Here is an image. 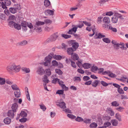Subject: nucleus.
Segmentation results:
<instances>
[{
  "label": "nucleus",
  "mask_w": 128,
  "mask_h": 128,
  "mask_svg": "<svg viewBox=\"0 0 128 128\" xmlns=\"http://www.w3.org/2000/svg\"><path fill=\"white\" fill-rule=\"evenodd\" d=\"M22 70L23 71L25 72L26 73H29L30 71L29 68H23Z\"/></svg>",
  "instance_id": "nucleus-42"
},
{
  "label": "nucleus",
  "mask_w": 128,
  "mask_h": 128,
  "mask_svg": "<svg viewBox=\"0 0 128 128\" xmlns=\"http://www.w3.org/2000/svg\"><path fill=\"white\" fill-rule=\"evenodd\" d=\"M13 7L10 8L9 10L12 14H15L17 12V10Z\"/></svg>",
  "instance_id": "nucleus-25"
},
{
  "label": "nucleus",
  "mask_w": 128,
  "mask_h": 128,
  "mask_svg": "<svg viewBox=\"0 0 128 128\" xmlns=\"http://www.w3.org/2000/svg\"><path fill=\"white\" fill-rule=\"evenodd\" d=\"M11 2L10 0H5L4 2H2V7L3 9L7 8L6 6H9L10 5Z\"/></svg>",
  "instance_id": "nucleus-5"
},
{
  "label": "nucleus",
  "mask_w": 128,
  "mask_h": 128,
  "mask_svg": "<svg viewBox=\"0 0 128 128\" xmlns=\"http://www.w3.org/2000/svg\"><path fill=\"white\" fill-rule=\"evenodd\" d=\"M14 94L16 97L17 98L20 97L21 96V92L20 90H15L14 92Z\"/></svg>",
  "instance_id": "nucleus-15"
},
{
  "label": "nucleus",
  "mask_w": 128,
  "mask_h": 128,
  "mask_svg": "<svg viewBox=\"0 0 128 128\" xmlns=\"http://www.w3.org/2000/svg\"><path fill=\"white\" fill-rule=\"evenodd\" d=\"M101 84L104 86H106L108 85L109 84L106 83L104 81H102L101 82Z\"/></svg>",
  "instance_id": "nucleus-60"
},
{
  "label": "nucleus",
  "mask_w": 128,
  "mask_h": 128,
  "mask_svg": "<svg viewBox=\"0 0 128 128\" xmlns=\"http://www.w3.org/2000/svg\"><path fill=\"white\" fill-rule=\"evenodd\" d=\"M15 19V17L14 15H11L9 17V19L10 20H14Z\"/></svg>",
  "instance_id": "nucleus-64"
},
{
  "label": "nucleus",
  "mask_w": 128,
  "mask_h": 128,
  "mask_svg": "<svg viewBox=\"0 0 128 128\" xmlns=\"http://www.w3.org/2000/svg\"><path fill=\"white\" fill-rule=\"evenodd\" d=\"M102 27L104 28L105 29H109L111 30L112 31L114 32H117V30L116 28H115L112 27L111 26V25L110 24H109V25H108V24H104L102 25Z\"/></svg>",
  "instance_id": "nucleus-4"
},
{
  "label": "nucleus",
  "mask_w": 128,
  "mask_h": 128,
  "mask_svg": "<svg viewBox=\"0 0 128 128\" xmlns=\"http://www.w3.org/2000/svg\"><path fill=\"white\" fill-rule=\"evenodd\" d=\"M102 17L100 16L98 17L97 19V23L98 24H100L101 22H102Z\"/></svg>",
  "instance_id": "nucleus-54"
},
{
  "label": "nucleus",
  "mask_w": 128,
  "mask_h": 128,
  "mask_svg": "<svg viewBox=\"0 0 128 128\" xmlns=\"http://www.w3.org/2000/svg\"><path fill=\"white\" fill-rule=\"evenodd\" d=\"M76 121L78 122H80L84 121V120L83 118H82L81 117L79 116H78L77 117V118L76 119Z\"/></svg>",
  "instance_id": "nucleus-53"
},
{
  "label": "nucleus",
  "mask_w": 128,
  "mask_h": 128,
  "mask_svg": "<svg viewBox=\"0 0 128 128\" xmlns=\"http://www.w3.org/2000/svg\"><path fill=\"white\" fill-rule=\"evenodd\" d=\"M13 7L17 11V10H20L21 9V7L19 4H14L13 6Z\"/></svg>",
  "instance_id": "nucleus-28"
},
{
  "label": "nucleus",
  "mask_w": 128,
  "mask_h": 128,
  "mask_svg": "<svg viewBox=\"0 0 128 128\" xmlns=\"http://www.w3.org/2000/svg\"><path fill=\"white\" fill-rule=\"evenodd\" d=\"M27 26L30 29L34 28L33 26L31 23L27 22Z\"/></svg>",
  "instance_id": "nucleus-57"
},
{
  "label": "nucleus",
  "mask_w": 128,
  "mask_h": 128,
  "mask_svg": "<svg viewBox=\"0 0 128 128\" xmlns=\"http://www.w3.org/2000/svg\"><path fill=\"white\" fill-rule=\"evenodd\" d=\"M15 24H16L14 22L12 21H10L9 22V26H10L11 27L12 26H14V25Z\"/></svg>",
  "instance_id": "nucleus-61"
},
{
  "label": "nucleus",
  "mask_w": 128,
  "mask_h": 128,
  "mask_svg": "<svg viewBox=\"0 0 128 128\" xmlns=\"http://www.w3.org/2000/svg\"><path fill=\"white\" fill-rule=\"evenodd\" d=\"M74 78V81L76 82H77L78 81H80L81 80L80 78L78 76L75 77Z\"/></svg>",
  "instance_id": "nucleus-55"
},
{
  "label": "nucleus",
  "mask_w": 128,
  "mask_h": 128,
  "mask_svg": "<svg viewBox=\"0 0 128 128\" xmlns=\"http://www.w3.org/2000/svg\"><path fill=\"white\" fill-rule=\"evenodd\" d=\"M6 82L5 79L0 77V85H3Z\"/></svg>",
  "instance_id": "nucleus-34"
},
{
  "label": "nucleus",
  "mask_w": 128,
  "mask_h": 128,
  "mask_svg": "<svg viewBox=\"0 0 128 128\" xmlns=\"http://www.w3.org/2000/svg\"><path fill=\"white\" fill-rule=\"evenodd\" d=\"M117 90L118 93L120 94H123L124 93L123 89L120 87Z\"/></svg>",
  "instance_id": "nucleus-45"
},
{
  "label": "nucleus",
  "mask_w": 128,
  "mask_h": 128,
  "mask_svg": "<svg viewBox=\"0 0 128 128\" xmlns=\"http://www.w3.org/2000/svg\"><path fill=\"white\" fill-rule=\"evenodd\" d=\"M50 54L55 59L57 60H60L62 58V56L60 55H54V54L53 53H51Z\"/></svg>",
  "instance_id": "nucleus-19"
},
{
  "label": "nucleus",
  "mask_w": 128,
  "mask_h": 128,
  "mask_svg": "<svg viewBox=\"0 0 128 128\" xmlns=\"http://www.w3.org/2000/svg\"><path fill=\"white\" fill-rule=\"evenodd\" d=\"M90 79V78L87 76H84L83 77V80L84 81H86Z\"/></svg>",
  "instance_id": "nucleus-59"
},
{
  "label": "nucleus",
  "mask_w": 128,
  "mask_h": 128,
  "mask_svg": "<svg viewBox=\"0 0 128 128\" xmlns=\"http://www.w3.org/2000/svg\"><path fill=\"white\" fill-rule=\"evenodd\" d=\"M120 44L118 43L117 44L114 45V48H115L116 49L118 50V47H119L120 46Z\"/></svg>",
  "instance_id": "nucleus-63"
},
{
  "label": "nucleus",
  "mask_w": 128,
  "mask_h": 128,
  "mask_svg": "<svg viewBox=\"0 0 128 128\" xmlns=\"http://www.w3.org/2000/svg\"><path fill=\"white\" fill-rule=\"evenodd\" d=\"M97 36L98 37L97 38H100L105 36L104 35H102L100 33H98V34Z\"/></svg>",
  "instance_id": "nucleus-50"
},
{
  "label": "nucleus",
  "mask_w": 128,
  "mask_h": 128,
  "mask_svg": "<svg viewBox=\"0 0 128 128\" xmlns=\"http://www.w3.org/2000/svg\"><path fill=\"white\" fill-rule=\"evenodd\" d=\"M111 124V122H105L104 124V126H105L106 128V127H108L109 126H110Z\"/></svg>",
  "instance_id": "nucleus-52"
},
{
  "label": "nucleus",
  "mask_w": 128,
  "mask_h": 128,
  "mask_svg": "<svg viewBox=\"0 0 128 128\" xmlns=\"http://www.w3.org/2000/svg\"><path fill=\"white\" fill-rule=\"evenodd\" d=\"M71 45L74 50L76 51L79 46L78 43L73 41H71Z\"/></svg>",
  "instance_id": "nucleus-9"
},
{
  "label": "nucleus",
  "mask_w": 128,
  "mask_h": 128,
  "mask_svg": "<svg viewBox=\"0 0 128 128\" xmlns=\"http://www.w3.org/2000/svg\"><path fill=\"white\" fill-rule=\"evenodd\" d=\"M72 28L68 32V34H73L72 32H76L77 30V29L78 28L77 26L74 25H72Z\"/></svg>",
  "instance_id": "nucleus-7"
},
{
  "label": "nucleus",
  "mask_w": 128,
  "mask_h": 128,
  "mask_svg": "<svg viewBox=\"0 0 128 128\" xmlns=\"http://www.w3.org/2000/svg\"><path fill=\"white\" fill-rule=\"evenodd\" d=\"M62 88L66 91H67L68 90V88L66 87L64 84H63L61 85V86Z\"/></svg>",
  "instance_id": "nucleus-58"
},
{
  "label": "nucleus",
  "mask_w": 128,
  "mask_h": 128,
  "mask_svg": "<svg viewBox=\"0 0 128 128\" xmlns=\"http://www.w3.org/2000/svg\"><path fill=\"white\" fill-rule=\"evenodd\" d=\"M114 14L113 12H109L106 13V16H111L112 15Z\"/></svg>",
  "instance_id": "nucleus-62"
},
{
  "label": "nucleus",
  "mask_w": 128,
  "mask_h": 128,
  "mask_svg": "<svg viewBox=\"0 0 128 128\" xmlns=\"http://www.w3.org/2000/svg\"><path fill=\"white\" fill-rule=\"evenodd\" d=\"M5 15L2 14H0V19L1 20H4L5 19Z\"/></svg>",
  "instance_id": "nucleus-51"
},
{
  "label": "nucleus",
  "mask_w": 128,
  "mask_h": 128,
  "mask_svg": "<svg viewBox=\"0 0 128 128\" xmlns=\"http://www.w3.org/2000/svg\"><path fill=\"white\" fill-rule=\"evenodd\" d=\"M64 90H58L56 92V94H63L64 93Z\"/></svg>",
  "instance_id": "nucleus-56"
},
{
  "label": "nucleus",
  "mask_w": 128,
  "mask_h": 128,
  "mask_svg": "<svg viewBox=\"0 0 128 128\" xmlns=\"http://www.w3.org/2000/svg\"><path fill=\"white\" fill-rule=\"evenodd\" d=\"M45 23L44 22L38 21L34 25V30H36V32H41L42 31V26L44 25Z\"/></svg>",
  "instance_id": "nucleus-1"
},
{
  "label": "nucleus",
  "mask_w": 128,
  "mask_h": 128,
  "mask_svg": "<svg viewBox=\"0 0 128 128\" xmlns=\"http://www.w3.org/2000/svg\"><path fill=\"white\" fill-rule=\"evenodd\" d=\"M111 122L113 126H118V122L116 119H113L111 121Z\"/></svg>",
  "instance_id": "nucleus-20"
},
{
  "label": "nucleus",
  "mask_w": 128,
  "mask_h": 128,
  "mask_svg": "<svg viewBox=\"0 0 128 128\" xmlns=\"http://www.w3.org/2000/svg\"><path fill=\"white\" fill-rule=\"evenodd\" d=\"M82 66L85 69H88L92 66L91 64L88 63H85L84 64L82 65Z\"/></svg>",
  "instance_id": "nucleus-21"
},
{
  "label": "nucleus",
  "mask_w": 128,
  "mask_h": 128,
  "mask_svg": "<svg viewBox=\"0 0 128 128\" xmlns=\"http://www.w3.org/2000/svg\"><path fill=\"white\" fill-rule=\"evenodd\" d=\"M52 58V56L48 55V56H46L45 58V61H46L49 62H50Z\"/></svg>",
  "instance_id": "nucleus-32"
},
{
  "label": "nucleus",
  "mask_w": 128,
  "mask_h": 128,
  "mask_svg": "<svg viewBox=\"0 0 128 128\" xmlns=\"http://www.w3.org/2000/svg\"><path fill=\"white\" fill-rule=\"evenodd\" d=\"M58 36L57 33L54 34L44 42V43L46 44L47 43L54 42L57 39Z\"/></svg>",
  "instance_id": "nucleus-3"
},
{
  "label": "nucleus",
  "mask_w": 128,
  "mask_h": 128,
  "mask_svg": "<svg viewBox=\"0 0 128 128\" xmlns=\"http://www.w3.org/2000/svg\"><path fill=\"white\" fill-rule=\"evenodd\" d=\"M103 20L104 22L107 24H109L110 21L109 18L107 16L103 18Z\"/></svg>",
  "instance_id": "nucleus-22"
},
{
  "label": "nucleus",
  "mask_w": 128,
  "mask_h": 128,
  "mask_svg": "<svg viewBox=\"0 0 128 128\" xmlns=\"http://www.w3.org/2000/svg\"><path fill=\"white\" fill-rule=\"evenodd\" d=\"M56 105L58 106H59L60 108H62L63 110L64 109L66 108L65 103L63 102H59L58 104H57Z\"/></svg>",
  "instance_id": "nucleus-13"
},
{
  "label": "nucleus",
  "mask_w": 128,
  "mask_h": 128,
  "mask_svg": "<svg viewBox=\"0 0 128 128\" xmlns=\"http://www.w3.org/2000/svg\"><path fill=\"white\" fill-rule=\"evenodd\" d=\"M40 108L42 109L43 111H44L46 110V108L44 104L40 105Z\"/></svg>",
  "instance_id": "nucleus-47"
},
{
  "label": "nucleus",
  "mask_w": 128,
  "mask_h": 128,
  "mask_svg": "<svg viewBox=\"0 0 128 128\" xmlns=\"http://www.w3.org/2000/svg\"><path fill=\"white\" fill-rule=\"evenodd\" d=\"M15 65L16 64L14 63L10 64L6 68L8 72L13 71V70L14 69V67H15Z\"/></svg>",
  "instance_id": "nucleus-8"
},
{
  "label": "nucleus",
  "mask_w": 128,
  "mask_h": 128,
  "mask_svg": "<svg viewBox=\"0 0 128 128\" xmlns=\"http://www.w3.org/2000/svg\"><path fill=\"white\" fill-rule=\"evenodd\" d=\"M13 90H19L18 86L16 84L12 85L11 86Z\"/></svg>",
  "instance_id": "nucleus-29"
},
{
  "label": "nucleus",
  "mask_w": 128,
  "mask_h": 128,
  "mask_svg": "<svg viewBox=\"0 0 128 128\" xmlns=\"http://www.w3.org/2000/svg\"><path fill=\"white\" fill-rule=\"evenodd\" d=\"M44 72V70L43 68L41 66H39L38 68L36 71L38 74L40 75H42Z\"/></svg>",
  "instance_id": "nucleus-12"
},
{
  "label": "nucleus",
  "mask_w": 128,
  "mask_h": 128,
  "mask_svg": "<svg viewBox=\"0 0 128 128\" xmlns=\"http://www.w3.org/2000/svg\"><path fill=\"white\" fill-rule=\"evenodd\" d=\"M50 2L48 0H45L44 2V5L46 7H48L50 5Z\"/></svg>",
  "instance_id": "nucleus-26"
},
{
  "label": "nucleus",
  "mask_w": 128,
  "mask_h": 128,
  "mask_svg": "<svg viewBox=\"0 0 128 128\" xmlns=\"http://www.w3.org/2000/svg\"><path fill=\"white\" fill-rule=\"evenodd\" d=\"M43 81L46 84L48 83L49 82V80L48 79L47 76L46 75H44V76Z\"/></svg>",
  "instance_id": "nucleus-40"
},
{
  "label": "nucleus",
  "mask_w": 128,
  "mask_h": 128,
  "mask_svg": "<svg viewBox=\"0 0 128 128\" xmlns=\"http://www.w3.org/2000/svg\"><path fill=\"white\" fill-rule=\"evenodd\" d=\"M27 120H28V118L24 117H23L21 119L19 120V121L20 122L23 123L24 122Z\"/></svg>",
  "instance_id": "nucleus-43"
},
{
  "label": "nucleus",
  "mask_w": 128,
  "mask_h": 128,
  "mask_svg": "<svg viewBox=\"0 0 128 128\" xmlns=\"http://www.w3.org/2000/svg\"><path fill=\"white\" fill-rule=\"evenodd\" d=\"M15 112L12 110H9L8 112L7 115L12 118H14V113Z\"/></svg>",
  "instance_id": "nucleus-11"
},
{
  "label": "nucleus",
  "mask_w": 128,
  "mask_h": 128,
  "mask_svg": "<svg viewBox=\"0 0 128 128\" xmlns=\"http://www.w3.org/2000/svg\"><path fill=\"white\" fill-rule=\"evenodd\" d=\"M27 116V113L24 111H22L20 114V116L23 117H26Z\"/></svg>",
  "instance_id": "nucleus-37"
},
{
  "label": "nucleus",
  "mask_w": 128,
  "mask_h": 128,
  "mask_svg": "<svg viewBox=\"0 0 128 128\" xmlns=\"http://www.w3.org/2000/svg\"><path fill=\"white\" fill-rule=\"evenodd\" d=\"M99 82L100 81L98 80H95L94 82H92L91 84L92 86L96 88Z\"/></svg>",
  "instance_id": "nucleus-17"
},
{
  "label": "nucleus",
  "mask_w": 128,
  "mask_h": 128,
  "mask_svg": "<svg viewBox=\"0 0 128 128\" xmlns=\"http://www.w3.org/2000/svg\"><path fill=\"white\" fill-rule=\"evenodd\" d=\"M14 69L13 70L12 72H19L20 70V68L19 66L15 65V67H14Z\"/></svg>",
  "instance_id": "nucleus-24"
},
{
  "label": "nucleus",
  "mask_w": 128,
  "mask_h": 128,
  "mask_svg": "<svg viewBox=\"0 0 128 128\" xmlns=\"http://www.w3.org/2000/svg\"><path fill=\"white\" fill-rule=\"evenodd\" d=\"M108 113L110 114V115L112 116H114V111L110 108H108Z\"/></svg>",
  "instance_id": "nucleus-38"
},
{
  "label": "nucleus",
  "mask_w": 128,
  "mask_h": 128,
  "mask_svg": "<svg viewBox=\"0 0 128 128\" xmlns=\"http://www.w3.org/2000/svg\"><path fill=\"white\" fill-rule=\"evenodd\" d=\"M62 36L65 39H67L71 37V35L66 34H62Z\"/></svg>",
  "instance_id": "nucleus-46"
},
{
  "label": "nucleus",
  "mask_w": 128,
  "mask_h": 128,
  "mask_svg": "<svg viewBox=\"0 0 128 128\" xmlns=\"http://www.w3.org/2000/svg\"><path fill=\"white\" fill-rule=\"evenodd\" d=\"M102 40L104 42L107 43H109L110 42V40L108 38H104L102 39Z\"/></svg>",
  "instance_id": "nucleus-41"
},
{
  "label": "nucleus",
  "mask_w": 128,
  "mask_h": 128,
  "mask_svg": "<svg viewBox=\"0 0 128 128\" xmlns=\"http://www.w3.org/2000/svg\"><path fill=\"white\" fill-rule=\"evenodd\" d=\"M115 117L120 122L121 121V116L120 114L118 113H116V114Z\"/></svg>",
  "instance_id": "nucleus-31"
},
{
  "label": "nucleus",
  "mask_w": 128,
  "mask_h": 128,
  "mask_svg": "<svg viewBox=\"0 0 128 128\" xmlns=\"http://www.w3.org/2000/svg\"><path fill=\"white\" fill-rule=\"evenodd\" d=\"M98 70V68L97 66H92L91 69V71L93 72L97 71Z\"/></svg>",
  "instance_id": "nucleus-44"
},
{
  "label": "nucleus",
  "mask_w": 128,
  "mask_h": 128,
  "mask_svg": "<svg viewBox=\"0 0 128 128\" xmlns=\"http://www.w3.org/2000/svg\"><path fill=\"white\" fill-rule=\"evenodd\" d=\"M22 30L24 32H26L27 30V22L26 21H22L20 24Z\"/></svg>",
  "instance_id": "nucleus-6"
},
{
  "label": "nucleus",
  "mask_w": 128,
  "mask_h": 128,
  "mask_svg": "<svg viewBox=\"0 0 128 128\" xmlns=\"http://www.w3.org/2000/svg\"><path fill=\"white\" fill-rule=\"evenodd\" d=\"M46 74L47 75L50 76L51 74V72L50 69H46L45 70Z\"/></svg>",
  "instance_id": "nucleus-35"
},
{
  "label": "nucleus",
  "mask_w": 128,
  "mask_h": 128,
  "mask_svg": "<svg viewBox=\"0 0 128 128\" xmlns=\"http://www.w3.org/2000/svg\"><path fill=\"white\" fill-rule=\"evenodd\" d=\"M44 12L46 16L53 15L54 14V11L49 9L45 10Z\"/></svg>",
  "instance_id": "nucleus-10"
},
{
  "label": "nucleus",
  "mask_w": 128,
  "mask_h": 128,
  "mask_svg": "<svg viewBox=\"0 0 128 128\" xmlns=\"http://www.w3.org/2000/svg\"><path fill=\"white\" fill-rule=\"evenodd\" d=\"M4 123L6 124H10L11 122V119L10 118L6 117L4 120Z\"/></svg>",
  "instance_id": "nucleus-16"
},
{
  "label": "nucleus",
  "mask_w": 128,
  "mask_h": 128,
  "mask_svg": "<svg viewBox=\"0 0 128 128\" xmlns=\"http://www.w3.org/2000/svg\"><path fill=\"white\" fill-rule=\"evenodd\" d=\"M55 72L59 75H62L63 74L62 72L59 69H56L55 70Z\"/></svg>",
  "instance_id": "nucleus-27"
},
{
  "label": "nucleus",
  "mask_w": 128,
  "mask_h": 128,
  "mask_svg": "<svg viewBox=\"0 0 128 128\" xmlns=\"http://www.w3.org/2000/svg\"><path fill=\"white\" fill-rule=\"evenodd\" d=\"M118 18H120L121 20L124 19L123 16L117 12L115 13L114 16L112 18L111 22L114 24L117 23L118 22Z\"/></svg>",
  "instance_id": "nucleus-2"
},
{
  "label": "nucleus",
  "mask_w": 128,
  "mask_h": 128,
  "mask_svg": "<svg viewBox=\"0 0 128 128\" xmlns=\"http://www.w3.org/2000/svg\"><path fill=\"white\" fill-rule=\"evenodd\" d=\"M111 106H112L116 107L119 105V104L116 101H114L111 103Z\"/></svg>",
  "instance_id": "nucleus-30"
},
{
  "label": "nucleus",
  "mask_w": 128,
  "mask_h": 128,
  "mask_svg": "<svg viewBox=\"0 0 128 128\" xmlns=\"http://www.w3.org/2000/svg\"><path fill=\"white\" fill-rule=\"evenodd\" d=\"M83 22L84 21H80L79 24L76 26H77L78 28H81L84 26V23Z\"/></svg>",
  "instance_id": "nucleus-39"
},
{
  "label": "nucleus",
  "mask_w": 128,
  "mask_h": 128,
  "mask_svg": "<svg viewBox=\"0 0 128 128\" xmlns=\"http://www.w3.org/2000/svg\"><path fill=\"white\" fill-rule=\"evenodd\" d=\"M67 51L69 54L72 55L73 54V52L75 51L72 48H68Z\"/></svg>",
  "instance_id": "nucleus-18"
},
{
  "label": "nucleus",
  "mask_w": 128,
  "mask_h": 128,
  "mask_svg": "<svg viewBox=\"0 0 128 128\" xmlns=\"http://www.w3.org/2000/svg\"><path fill=\"white\" fill-rule=\"evenodd\" d=\"M58 62L55 60H53L52 62V66H58Z\"/></svg>",
  "instance_id": "nucleus-49"
},
{
  "label": "nucleus",
  "mask_w": 128,
  "mask_h": 128,
  "mask_svg": "<svg viewBox=\"0 0 128 128\" xmlns=\"http://www.w3.org/2000/svg\"><path fill=\"white\" fill-rule=\"evenodd\" d=\"M18 106L16 103H14L12 104L11 108L12 110L16 112L18 108Z\"/></svg>",
  "instance_id": "nucleus-14"
},
{
  "label": "nucleus",
  "mask_w": 128,
  "mask_h": 128,
  "mask_svg": "<svg viewBox=\"0 0 128 128\" xmlns=\"http://www.w3.org/2000/svg\"><path fill=\"white\" fill-rule=\"evenodd\" d=\"M72 54L71 55L72 57L74 60H77L78 59L79 57L77 54L74 53Z\"/></svg>",
  "instance_id": "nucleus-23"
},
{
  "label": "nucleus",
  "mask_w": 128,
  "mask_h": 128,
  "mask_svg": "<svg viewBox=\"0 0 128 128\" xmlns=\"http://www.w3.org/2000/svg\"><path fill=\"white\" fill-rule=\"evenodd\" d=\"M70 62L71 66L73 68H76V66L75 63L72 60H70Z\"/></svg>",
  "instance_id": "nucleus-48"
},
{
  "label": "nucleus",
  "mask_w": 128,
  "mask_h": 128,
  "mask_svg": "<svg viewBox=\"0 0 128 128\" xmlns=\"http://www.w3.org/2000/svg\"><path fill=\"white\" fill-rule=\"evenodd\" d=\"M14 27L15 28L17 29L18 30H20L21 28L20 24H19L16 23L15 24Z\"/></svg>",
  "instance_id": "nucleus-33"
},
{
  "label": "nucleus",
  "mask_w": 128,
  "mask_h": 128,
  "mask_svg": "<svg viewBox=\"0 0 128 128\" xmlns=\"http://www.w3.org/2000/svg\"><path fill=\"white\" fill-rule=\"evenodd\" d=\"M97 126V124L95 122H93L90 125V127L92 128H96Z\"/></svg>",
  "instance_id": "nucleus-36"
}]
</instances>
